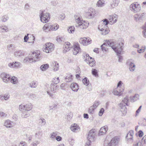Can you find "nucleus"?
<instances>
[{"mask_svg":"<svg viewBox=\"0 0 146 146\" xmlns=\"http://www.w3.org/2000/svg\"><path fill=\"white\" fill-rule=\"evenodd\" d=\"M106 43L109 46H111L112 48L114 51L115 52H117V53H119L121 52V49L119 48V44L121 43H123V42H118L116 43L115 42H113L112 40H110L106 41Z\"/></svg>","mask_w":146,"mask_h":146,"instance_id":"f257e3e1","label":"nucleus"},{"mask_svg":"<svg viewBox=\"0 0 146 146\" xmlns=\"http://www.w3.org/2000/svg\"><path fill=\"white\" fill-rule=\"evenodd\" d=\"M76 19V27H80L82 29H86L89 25V23L84 21L79 17L77 18L75 16Z\"/></svg>","mask_w":146,"mask_h":146,"instance_id":"f03ea898","label":"nucleus"},{"mask_svg":"<svg viewBox=\"0 0 146 146\" xmlns=\"http://www.w3.org/2000/svg\"><path fill=\"white\" fill-rule=\"evenodd\" d=\"M129 101L128 96H126L122 100V102H121L119 106L120 108V110L121 112H124V114H125L127 112V108L126 107V106H128V102Z\"/></svg>","mask_w":146,"mask_h":146,"instance_id":"7ed1b4c3","label":"nucleus"},{"mask_svg":"<svg viewBox=\"0 0 146 146\" xmlns=\"http://www.w3.org/2000/svg\"><path fill=\"white\" fill-rule=\"evenodd\" d=\"M39 16L40 21L43 23L48 22L50 19V13H44L43 11H41Z\"/></svg>","mask_w":146,"mask_h":146,"instance_id":"20e7f679","label":"nucleus"},{"mask_svg":"<svg viewBox=\"0 0 146 146\" xmlns=\"http://www.w3.org/2000/svg\"><path fill=\"white\" fill-rule=\"evenodd\" d=\"M54 49V44L48 42L45 44L43 51L46 53H49L53 51Z\"/></svg>","mask_w":146,"mask_h":146,"instance_id":"39448f33","label":"nucleus"},{"mask_svg":"<svg viewBox=\"0 0 146 146\" xmlns=\"http://www.w3.org/2000/svg\"><path fill=\"white\" fill-rule=\"evenodd\" d=\"M131 10L134 13H136L140 11V6L137 2H135L131 4L130 6Z\"/></svg>","mask_w":146,"mask_h":146,"instance_id":"423d86ee","label":"nucleus"},{"mask_svg":"<svg viewBox=\"0 0 146 146\" xmlns=\"http://www.w3.org/2000/svg\"><path fill=\"white\" fill-rule=\"evenodd\" d=\"M59 25H54V26L50 25L49 24H45L43 27V29L44 30H46L47 29H48L49 30H52L56 31L59 28Z\"/></svg>","mask_w":146,"mask_h":146,"instance_id":"0eeeda50","label":"nucleus"},{"mask_svg":"<svg viewBox=\"0 0 146 146\" xmlns=\"http://www.w3.org/2000/svg\"><path fill=\"white\" fill-rule=\"evenodd\" d=\"M91 39L89 37L87 38L84 37L80 38L79 42L83 45L86 46L89 44H90L91 43Z\"/></svg>","mask_w":146,"mask_h":146,"instance_id":"6e6552de","label":"nucleus"},{"mask_svg":"<svg viewBox=\"0 0 146 146\" xmlns=\"http://www.w3.org/2000/svg\"><path fill=\"white\" fill-rule=\"evenodd\" d=\"M31 58L32 62L38 61L40 60V54L38 52H33Z\"/></svg>","mask_w":146,"mask_h":146,"instance_id":"1a4fd4ad","label":"nucleus"},{"mask_svg":"<svg viewBox=\"0 0 146 146\" xmlns=\"http://www.w3.org/2000/svg\"><path fill=\"white\" fill-rule=\"evenodd\" d=\"M86 13L88 18L91 19L94 17L95 14L96 13L94 9L91 8L88 9Z\"/></svg>","mask_w":146,"mask_h":146,"instance_id":"9d476101","label":"nucleus"},{"mask_svg":"<svg viewBox=\"0 0 146 146\" xmlns=\"http://www.w3.org/2000/svg\"><path fill=\"white\" fill-rule=\"evenodd\" d=\"M106 27L104 28V27H102L100 25H99L98 27V29L101 31V34L102 35H105L108 34L109 32V30L108 27L106 28Z\"/></svg>","mask_w":146,"mask_h":146,"instance_id":"9b49d317","label":"nucleus"},{"mask_svg":"<svg viewBox=\"0 0 146 146\" xmlns=\"http://www.w3.org/2000/svg\"><path fill=\"white\" fill-rule=\"evenodd\" d=\"M117 15H114L113 16H110L109 18V23L110 24L112 25L117 21Z\"/></svg>","mask_w":146,"mask_h":146,"instance_id":"f8f14e48","label":"nucleus"},{"mask_svg":"<svg viewBox=\"0 0 146 146\" xmlns=\"http://www.w3.org/2000/svg\"><path fill=\"white\" fill-rule=\"evenodd\" d=\"M1 76L3 81L5 82H7L10 80L11 76L9 74L3 73L1 74Z\"/></svg>","mask_w":146,"mask_h":146,"instance_id":"ddd939ff","label":"nucleus"},{"mask_svg":"<svg viewBox=\"0 0 146 146\" xmlns=\"http://www.w3.org/2000/svg\"><path fill=\"white\" fill-rule=\"evenodd\" d=\"M119 139L116 137H114L108 144L107 146H115L117 144Z\"/></svg>","mask_w":146,"mask_h":146,"instance_id":"4468645a","label":"nucleus"},{"mask_svg":"<svg viewBox=\"0 0 146 146\" xmlns=\"http://www.w3.org/2000/svg\"><path fill=\"white\" fill-rule=\"evenodd\" d=\"M119 48H121V50L120 52L119 53H117L116 51L115 52L116 53V54L118 56V62H122L123 59L122 56H121L120 54H121V52L123 50V43H121L120 44H119Z\"/></svg>","mask_w":146,"mask_h":146,"instance_id":"2eb2a0df","label":"nucleus"},{"mask_svg":"<svg viewBox=\"0 0 146 146\" xmlns=\"http://www.w3.org/2000/svg\"><path fill=\"white\" fill-rule=\"evenodd\" d=\"M95 133V132L93 130H91L89 132L88 136L87 139L89 140L93 141Z\"/></svg>","mask_w":146,"mask_h":146,"instance_id":"dca6fc26","label":"nucleus"},{"mask_svg":"<svg viewBox=\"0 0 146 146\" xmlns=\"http://www.w3.org/2000/svg\"><path fill=\"white\" fill-rule=\"evenodd\" d=\"M70 87L72 91L77 92L79 89V86L78 84L72 83L71 84Z\"/></svg>","mask_w":146,"mask_h":146,"instance_id":"f3484780","label":"nucleus"},{"mask_svg":"<svg viewBox=\"0 0 146 146\" xmlns=\"http://www.w3.org/2000/svg\"><path fill=\"white\" fill-rule=\"evenodd\" d=\"M131 60H129L127 62V64L129 66V70L131 71H133L135 69V65L131 61Z\"/></svg>","mask_w":146,"mask_h":146,"instance_id":"a211bd4d","label":"nucleus"},{"mask_svg":"<svg viewBox=\"0 0 146 146\" xmlns=\"http://www.w3.org/2000/svg\"><path fill=\"white\" fill-rule=\"evenodd\" d=\"M124 90V88H117L116 90H114L113 91V93L114 95H117L118 96H120L122 94V93L123 92Z\"/></svg>","mask_w":146,"mask_h":146,"instance_id":"6ab92c4d","label":"nucleus"},{"mask_svg":"<svg viewBox=\"0 0 146 146\" xmlns=\"http://www.w3.org/2000/svg\"><path fill=\"white\" fill-rule=\"evenodd\" d=\"M24 54L23 52L20 50H16L14 53V56L17 58L23 56Z\"/></svg>","mask_w":146,"mask_h":146,"instance_id":"aec40b11","label":"nucleus"},{"mask_svg":"<svg viewBox=\"0 0 146 146\" xmlns=\"http://www.w3.org/2000/svg\"><path fill=\"white\" fill-rule=\"evenodd\" d=\"M59 86L56 84L51 83L50 85V91L53 93H55L57 90L58 89Z\"/></svg>","mask_w":146,"mask_h":146,"instance_id":"412c9836","label":"nucleus"},{"mask_svg":"<svg viewBox=\"0 0 146 146\" xmlns=\"http://www.w3.org/2000/svg\"><path fill=\"white\" fill-rule=\"evenodd\" d=\"M80 50V48L78 46V44H75L72 50L73 54L74 55H76L78 53Z\"/></svg>","mask_w":146,"mask_h":146,"instance_id":"4be33fe9","label":"nucleus"},{"mask_svg":"<svg viewBox=\"0 0 146 146\" xmlns=\"http://www.w3.org/2000/svg\"><path fill=\"white\" fill-rule=\"evenodd\" d=\"M70 129L73 131L76 132L77 131L80 129V127L77 124H74L71 126Z\"/></svg>","mask_w":146,"mask_h":146,"instance_id":"5701e85b","label":"nucleus"},{"mask_svg":"<svg viewBox=\"0 0 146 146\" xmlns=\"http://www.w3.org/2000/svg\"><path fill=\"white\" fill-rule=\"evenodd\" d=\"M51 65L53 68H54V67H55L53 69L54 71H57L58 70L59 67V64L58 63H57L56 61H54L52 62Z\"/></svg>","mask_w":146,"mask_h":146,"instance_id":"b1692460","label":"nucleus"},{"mask_svg":"<svg viewBox=\"0 0 146 146\" xmlns=\"http://www.w3.org/2000/svg\"><path fill=\"white\" fill-rule=\"evenodd\" d=\"M20 64V63L19 62H15L9 63L8 66L11 68L18 67Z\"/></svg>","mask_w":146,"mask_h":146,"instance_id":"393cba45","label":"nucleus"},{"mask_svg":"<svg viewBox=\"0 0 146 146\" xmlns=\"http://www.w3.org/2000/svg\"><path fill=\"white\" fill-rule=\"evenodd\" d=\"M141 142H139L135 144L134 146H141L142 143L146 144V135L143 137L141 140Z\"/></svg>","mask_w":146,"mask_h":146,"instance_id":"a878e982","label":"nucleus"},{"mask_svg":"<svg viewBox=\"0 0 146 146\" xmlns=\"http://www.w3.org/2000/svg\"><path fill=\"white\" fill-rule=\"evenodd\" d=\"M22 111V114L21 115V116L22 117L26 118L29 116L30 114L28 111L25 110Z\"/></svg>","mask_w":146,"mask_h":146,"instance_id":"bb28decb","label":"nucleus"},{"mask_svg":"<svg viewBox=\"0 0 146 146\" xmlns=\"http://www.w3.org/2000/svg\"><path fill=\"white\" fill-rule=\"evenodd\" d=\"M108 130V127L107 126H104L101 127L100 130V134L103 135L105 134Z\"/></svg>","mask_w":146,"mask_h":146,"instance_id":"cd10ccee","label":"nucleus"},{"mask_svg":"<svg viewBox=\"0 0 146 146\" xmlns=\"http://www.w3.org/2000/svg\"><path fill=\"white\" fill-rule=\"evenodd\" d=\"M90 60L87 63H88L90 66L91 67H94L96 65V62L94 59L92 57H90Z\"/></svg>","mask_w":146,"mask_h":146,"instance_id":"c85d7f7f","label":"nucleus"},{"mask_svg":"<svg viewBox=\"0 0 146 146\" xmlns=\"http://www.w3.org/2000/svg\"><path fill=\"white\" fill-rule=\"evenodd\" d=\"M139 97V96L138 94H135L133 96H131L130 97V100L131 102H134L137 101Z\"/></svg>","mask_w":146,"mask_h":146,"instance_id":"c756f323","label":"nucleus"},{"mask_svg":"<svg viewBox=\"0 0 146 146\" xmlns=\"http://www.w3.org/2000/svg\"><path fill=\"white\" fill-rule=\"evenodd\" d=\"M133 130H130L129 131V132L127 133V136L126 137V138L127 139H132L133 138Z\"/></svg>","mask_w":146,"mask_h":146,"instance_id":"7c9ffc66","label":"nucleus"},{"mask_svg":"<svg viewBox=\"0 0 146 146\" xmlns=\"http://www.w3.org/2000/svg\"><path fill=\"white\" fill-rule=\"evenodd\" d=\"M65 82H71L73 79V76L72 75H68L65 78Z\"/></svg>","mask_w":146,"mask_h":146,"instance_id":"2f4dec72","label":"nucleus"},{"mask_svg":"<svg viewBox=\"0 0 146 146\" xmlns=\"http://www.w3.org/2000/svg\"><path fill=\"white\" fill-rule=\"evenodd\" d=\"M11 123V122L9 120H7L5 121L4 123V125L5 126L7 127H11L13 126Z\"/></svg>","mask_w":146,"mask_h":146,"instance_id":"473e14b6","label":"nucleus"},{"mask_svg":"<svg viewBox=\"0 0 146 146\" xmlns=\"http://www.w3.org/2000/svg\"><path fill=\"white\" fill-rule=\"evenodd\" d=\"M83 58L84 59L85 61L87 62L89 61L90 60V57L88 54H86V53H84L83 55Z\"/></svg>","mask_w":146,"mask_h":146,"instance_id":"72a5a7b5","label":"nucleus"},{"mask_svg":"<svg viewBox=\"0 0 146 146\" xmlns=\"http://www.w3.org/2000/svg\"><path fill=\"white\" fill-rule=\"evenodd\" d=\"M105 4L104 0H99L96 3L97 6L98 7H102Z\"/></svg>","mask_w":146,"mask_h":146,"instance_id":"f704fd0d","label":"nucleus"},{"mask_svg":"<svg viewBox=\"0 0 146 146\" xmlns=\"http://www.w3.org/2000/svg\"><path fill=\"white\" fill-rule=\"evenodd\" d=\"M49 67V65L48 64H43L40 66V69L42 71L46 70Z\"/></svg>","mask_w":146,"mask_h":146,"instance_id":"c9c22d12","label":"nucleus"},{"mask_svg":"<svg viewBox=\"0 0 146 146\" xmlns=\"http://www.w3.org/2000/svg\"><path fill=\"white\" fill-rule=\"evenodd\" d=\"M33 107V106L31 104H28L25 105V110L29 111L31 110Z\"/></svg>","mask_w":146,"mask_h":146,"instance_id":"e433bc0d","label":"nucleus"},{"mask_svg":"<svg viewBox=\"0 0 146 146\" xmlns=\"http://www.w3.org/2000/svg\"><path fill=\"white\" fill-rule=\"evenodd\" d=\"M38 84L37 81H33L30 84V86L32 88H36Z\"/></svg>","mask_w":146,"mask_h":146,"instance_id":"4c0bfd02","label":"nucleus"},{"mask_svg":"<svg viewBox=\"0 0 146 146\" xmlns=\"http://www.w3.org/2000/svg\"><path fill=\"white\" fill-rule=\"evenodd\" d=\"M39 124L41 126L44 125L46 123V120L44 118H40L39 120Z\"/></svg>","mask_w":146,"mask_h":146,"instance_id":"58836bf2","label":"nucleus"},{"mask_svg":"<svg viewBox=\"0 0 146 146\" xmlns=\"http://www.w3.org/2000/svg\"><path fill=\"white\" fill-rule=\"evenodd\" d=\"M8 31V28L5 26H2L0 27V31H1V32H7Z\"/></svg>","mask_w":146,"mask_h":146,"instance_id":"ea45409f","label":"nucleus"},{"mask_svg":"<svg viewBox=\"0 0 146 146\" xmlns=\"http://www.w3.org/2000/svg\"><path fill=\"white\" fill-rule=\"evenodd\" d=\"M82 82L86 86H88L89 84V81L87 77H85L83 79Z\"/></svg>","mask_w":146,"mask_h":146,"instance_id":"a19ab883","label":"nucleus"},{"mask_svg":"<svg viewBox=\"0 0 146 146\" xmlns=\"http://www.w3.org/2000/svg\"><path fill=\"white\" fill-rule=\"evenodd\" d=\"M98 70L95 69H92V74L95 76V77H97L98 76Z\"/></svg>","mask_w":146,"mask_h":146,"instance_id":"79ce46f5","label":"nucleus"},{"mask_svg":"<svg viewBox=\"0 0 146 146\" xmlns=\"http://www.w3.org/2000/svg\"><path fill=\"white\" fill-rule=\"evenodd\" d=\"M135 19L136 21H140V20H143L142 18H141L139 16V15L138 14H136L134 16Z\"/></svg>","mask_w":146,"mask_h":146,"instance_id":"37998d69","label":"nucleus"},{"mask_svg":"<svg viewBox=\"0 0 146 146\" xmlns=\"http://www.w3.org/2000/svg\"><path fill=\"white\" fill-rule=\"evenodd\" d=\"M10 80L11 82L13 84H16L17 82V78L14 76L11 78Z\"/></svg>","mask_w":146,"mask_h":146,"instance_id":"c03bdc74","label":"nucleus"},{"mask_svg":"<svg viewBox=\"0 0 146 146\" xmlns=\"http://www.w3.org/2000/svg\"><path fill=\"white\" fill-rule=\"evenodd\" d=\"M71 45L70 44L69 42H65V46L64 48H65L66 49H67V50H66V51H67L69 50L70 49H69V48H71V46L70 45Z\"/></svg>","mask_w":146,"mask_h":146,"instance_id":"a18cd8bd","label":"nucleus"},{"mask_svg":"<svg viewBox=\"0 0 146 146\" xmlns=\"http://www.w3.org/2000/svg\"><path fill=\"white\" fill-rule=\"evenodd\" d=\"M59 81L60 80L58 77L57 78H55L52 79V83L57 85V84L59 82Z\"/></svg>","mask_w":146,"mask_h":146,"instance_id":"49530a36","label":"nucleus"},{"mask_svg":"<svg viewBox=\"0 0 146 146\" xmlns=\"http://www.w3.org/2000/svg\"><path fill=\"white\" fill-rule=\"evenodd\" d=\"M142 29H143L142 31L143 35L145 38H146V23L145 25L142 27Z\"/></svg>","mask_w":146,"mask_h":146,"instance_id":"de8ad7c7","label":"nucleus"},{"mask_svg":"<svg viewBox=\"0 0 146 146\" xmlns=\"http://www.w3.org/2000/svg\"><path fill=\"white\" fill-rule=\"evenodd\" d=\"M75 29V27L74 26H72L69 27L68 29V31L70 33H72L74 31Z\"/></svg>","mask_w":146,"mask_h":146,"instance_id":"09e8293b","label":"nucleus"},{"mask_svg":"<svg viewBox=\"0 0 146 146\" xmlns=\"http://www.w3.org/2000/svg\"><path fill=\"white\" fill-rule=\"evenodd\" d=\"M107 46V44H106V43H104L101 46V48L102 50L103 51H107L108 49L106 48L105 46Z\"/></svg>","mask_w":146,"mask_h":146,"instance_id":"8fccbe9b","label":"nucleus"},{"mask_svg":"<svg viewBox=\"0 0 146 146\" xmlns=\"http://www.w3.org/2000/svg\"><path fill=\"white\" fill-rule=\"evenodd\" d=\"M103 23L104 24V25H102L101 27H104V28L105 27H107V25L108 23H109V21H108V20L106 19H105L104 20Z\"/></svg>","mask_w":146,"mask_h":146,"instance_id":"3c124183","label":"nucleus"},{"mask_svg":"<svg viewBox=\"0 0 146 146\" xmlns=\"http://www.w3.org/2000/svg\"><path fill=\"white\" fill-rule=\"evenodd\" d=\"M139 124L142 126H146V119H143L142 121Z\"/></svg>","mask_w":146,"mask_h":146,"instance_id":"603ef678","label":"nucleus"},{"mask_svg":"<svg viewBox=\"0 0 146 146\" xmlns=\"http://www.w3.org/2000/svg\"><path fill=\"white\" fill-rule=\"evenodd\" d=\"M95 109V108H93V107L91 106L88 109V113L91 114H93Z\"/></svg>","mask_w":146,"mask_h":146,"instance_id":"864d4df0","label":"nucleus"},{"mask_svg":"<svg viewBox=\"0 0 146 146\" xmlns=\"http://www.w3.org/2000/svg\"><path fill=\"white\" fill-rule=\"evenodd\" d=\"M23 62L24 63H26L27 62H30V63L32 62L31 58L29 57H26L24 59Z\"/></svg>","mask_w":146,"mask_h":146,"instance_id":"5fc2aeb1","label":"nucleus"},{"mask_svg":"<svg viewBox=\"0 0 146 146\" xmlns=\"http://www.w3.org/2000/svg\"><path fill=\"white\" fill-rule=\"evenodd\" d=\"M65 17V14L64 13H62L59 15L58 19L60 20H62L64 19Z\"/></svg>","mask_w":146,"mask_h":146,"instance_id":"6e6d98bb","label":"nucleus"},{"mask_svg":"<svg viewBox=\"0 0 146 146\" xmlns=\"http://www.w3.org/2000/svg\"><path fill=\"white\" fill-rule=\"evenodd\" d=\"M19 110L21 111L24 110H25V105H23L22 104H21L19 106Z\"/></svg>","mask_w":146,"mask_h":146,"instance_id":"4d7b16f0","label":"nucleus"},{"mask_svg":"<svg viewBox=\"0 0 146 146\" xmlns=\"http://www.w3.org/2000/svg\"><path fill=\"white\" fill-rule=\"evenodd\" d=\"M99 104V102L98 101H96L94 103L93 105L92 106L95 109L98 106Z\"/></svg>","mask_w":146,"mask_h":146,"instance_id":"13d9d810","label":"nucleus"},{"mask_svg":"<svg viewBox=\"0 0 146 146\" xmlns=\"http://www.w3.org/2000/svg\"><path fill=\"white\" fill-rule=\"evenodd\" d=\"M104 112V110L103 108H102L100 110L99 113V115L100 116H102Z\"/></svg>","mask_w":146,"mask_h":146,"instance_id":"bf43d9fd","label":"nucleus"},{"mask_svg":"<svg viewBox=\"0 0 146 146\" xmlns=\"http://www.w3.org/2000/svg\"><path fill=\"white\" fill-rule=\"evenodd\" d=\"M57 135L56 132H54L52 133L51 134L50 138L52 139L54 138Z\"/></svg>","mask_w":146,"mask_h":146,"instance_id":"052dcab7","label":"nucleus"},{"mask_svg":"<svg viewBox=\"0 0 146 146\" xmlns=\"http://www.w3.org/2000/svg\"><path fill=\"white\" fill-rule=\"evenodd\" d=\"M123 84V83H122V82L121 81H119L118 84H117V88H119H119H120V89L121 88H123V87H121V86L122 84Z\"/></svg>","mask_w":146,"mask_h":146,"instance_id":"680f3d73","label":"nucleus"},{"mask_svg":"<svg viewBox=\"0 0 146 146\" xmlns=\"http://www.w3.org/2000/svg\"><path fill=\"white\" fill-rule=\"evenodd\" d=\"M58 3L56 0H54L51 2V4L54 6H56Z\"/></svg>","mask_w":146,"mask_h":146,"instance_id":"e2e57ef3","label":"nucleus"},{"mask_svg":"<svg viewBox=\"0 0 146 146\" xmlns=\"http://www.w3.org/2000/svg\"><path fill=\"white\" fill-rule=\"evenodd\" d=\"M91 140H88V141L86 143L85 146H90V145H91Z\"/></svg>","mask_w":146,"mask_h":146,"instance_id":"0e129e2a","label":"nucleus"},{"mask_svg":"<svg viewBox=\"0 0 146 146\" xmlns=\"http://www.w3.org/2000/svg\"><path fill=\"white\" fill-rule=\"evenodd\" d=\"M143 135V132L141 130L139 131V136L140 137H142Z\"/></svg>","mask_w":146,"mask_h":146,"instance_id":"69168bd1","label":"nucleus"},{"mask_svg":"<svg viewBox=\"0 0 146 146\" xmlns=\"http://www.w3.org/2000/svg\"><path fill=\"white\" fill-rule=\"evenodd\" d=\"M9 96H10L9 94H5L4 95V99L5 100H7L9 97Z\"/></svg>","mask_w":146,"mask_h":146,"instance_id":"338daca9","label":"nucleus"},{"mask_svg":"<svg viewBox=\"0 0 146 146\" xmlns=\"http://www.w3.org/2000/svg\"><path fill=\"white\" fill-rule=\"evenodd\" d=\"M35 142H33V146H36L37 144H38L39 142L38 141H35Z\"/></svg>","mask_w":146,"mask_h":146,"instance_id":"774afa93","label":"nucleus"}]
</instances>
